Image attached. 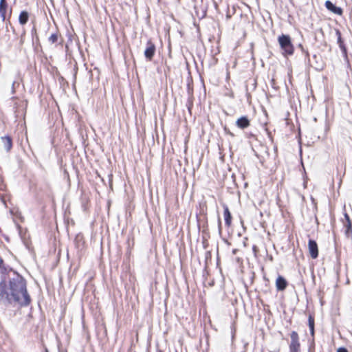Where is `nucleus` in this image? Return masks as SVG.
I'll return each instance as SVG.
<instances>
[{
    "mask_svg": "<svg viewBox=\"0 0 352 352\" xmlns=\"http://www.w3.org/2000/svg\"><path fill=\"white\" fill-rule=\"evenodd\" d=\"M0 301L5 305L28 307L31 298L27 290V282L19 273L0 280Z\"/></svg>",
    "mask_w": 352,
    "mask_h": 352,
    "instance_id": "1",
    "label": "nucleus"
},
{
    "mask_svg": "<svg viewBox=\"0 0 352 352\" xmlns=\"http://www.w3.org/2000/svg\"><path fill=\"white\" fill-rule=\"evenodd\" d=\"M278 42L284 56L286 57L294 54V47L289 35L282 34L278 37Z\"/></svg>",
    "mask_w": 352,
    "mask_h": 352,
    "instance_id": "2",
    "label": "nucleus"
},
{
    "mask_svg": "<svg viewBox=\"0 0 352 352\" xmlns=\"http://www.w3.org/2000/svg\"><path fill=\"white\" fill-rule=\"evenodd\" d=\"M291 342L289 344L290 352H300V344L297 332L293 331L290 334Z\"/></svg>",
    "mask_w": 352,
    "mask_h": 352,
    "instance_id": "3",
    "label": "nucleus"
},
{
    "mask_svg": "<svg viewBox=\"0 0 352 352\" xmlns=\"http://www.w3.org/2000/svg\"><path fill=\"white\" fill-rule=\"evenodd\" d=\"M13 273H17L16 271L13 270L12 267H10L8 265H6L4 263L3 258L0 257V274H1V280L3 278H8L10 276H12Z\"/></svg>",
    "mask_w": 352,
    "mask_h": 352,
    "instance_id": "4",
    "label": "nucleus"
},
{
    "mask_svg": "<svg viewBox=\"0 0 352 352\" xmlns=\"http://www.w3.org/2000/svg\"><path fill=\"white\" fill-rule=\"evenodd\" d=\"M155 50L156 48L155 44L151 40H148L146 43V47L144 50V56L146 60L151 61L153 59L155 54Z\"/></svg>",
    "mask_w": 352,
    "mask_h": 352,
    "instance_id": "5",
    "label": "nucleus"
},
{
    "mask_svg": "<svg viewBox=\"0 0 352 352\" xmlns=\"http://www.w3.org/2000/svg\"><path fill=\"white\" fill-rule=\"evenodd\" d=\"M308 248L311 257L312 258H316L318 256V248L316 241L309 239L308 242Z\"/></svg>",
    "mask_w": 352,
    "mask_h": 352,
    "instance_id": "6",
    "label": "nucleus"
},
{
    "mask_svg": "<svg viewBox=\"0 0 352 352\" xmlns=\"http://www.w3.org/2000/svg\"><path fill=\"white\" fill-rule=\"evenodd\" d=\"M324 5H325L326 8L329 11H330L336 14H338L339 16L342 15V14H343L342 9L340 7H338V6H335L331 1H329V0L326 1Z\"/></svg>",
    "mask_w": 352,
    "mask_h": 352,
    "instance_id": "7",
    "label": "nucleus"
},
{
    "mask_svg": "<svg viewBox=\"0 0 352 352\" xmlns=\"http://www.w3.org/2000/svg\"><path fill=\"white\" fill-rule=\"evenodd\" d=\"M26 104L21 101L20 103L15 102L14 108L15 109V116L16 118H21L25 115Z\"/></svg>",
    "mask_w": 352,
    "mask_h": 352,
    "instance_id": "8",
    "label": "nucleus"
},
{
    "mask_svg": "<svg viewBox=\"0 0 352 352\" xmlns=\"http://www.w3.org/2000/svg\"><path fill=\"white\" fill-rule=\"evenodd\" d=\"M288 285V283L286 279L282 276H278L276 280V287L278 291H283L286 289Z\"/></svg>",
    "mask_w": 352,
    "mask_h": 352,
    "instance_id": "9",
    "label": "nucleus"
},
{
    "mask_svg": "<svg viewBox=\"0 0 352 352\" xmlns=\"http://www.w3.org/2000/svg\"><path fill=\"white\" fill-rule=\"evenodd\" d=\"M250 124V122L247 116H241L236 122V125L241 129L248 128Z\"/></svg>",
    "mask_w": 352,
    "mask_h": 352,
    "instance_id": "10",
    "label": "nucleus"
},
{
    "mask_svg": "<svg viewBox=\"0 0 352 352\" xmlns=\"http://www.w3.org/2000/svg\"><path fill=\"white\" fill-rule=\"evenodd\" d=\"M8 3L6 0H0V16L3 21L6 20Z\"/></svg>",
    "mask_w": 352,
    "mask_h": 352,
    "instance_id": "11",
    "label": "nucleus"
},
{
    "mask_svg": "<svg viewBox=\"0 0 352 352\" xmlns=\"http://www.w3.org/2000/svg\"><path fill=\"white\" fill-rule=\"evenodd\" d=\"M224 208V219H225V223L226 226H230L232 222V216L231 213L229 210V208L227 206H223Z\"/></svg>",
    "mask_w": 352,
    "mask_h": 352,
    "instance_id": "12",
    "label": "nucleus"
},
{
    "mask_svg": "<svg viewBox=\"0 0 352 352\" xmlns=\"http://www.w3.org/2000/svg\"><path fill=\"white\" fill-rule=\"evenodd\" d=\"M2 142L4 148L7 151H9L12 146V140L10 136H5L1 138Z\"/></svg>",
    "mask_w": 352,
    "mask_h": 352,
    "instance_id": "13",
    "label": "nucleus"
},
{
    "mask_svg": "<svg viewBox=\"0 0 352 352\" xmlns=\"http://www.w3.org/2000/svg\"><path fill=\"white\" fill-rule=\"evenodd\" d=\"M29 19V13L27 11H22L19 16V22L21 25H25L27 23Z\"/></svg>",
    "mask_w": 352,
    "mask_h": 352,
    "instance_id": "14",
    "label": "nucleus"
},
{
    "mask_svg": "<svg viewBox=\"0 0 352 352\" xmlns=\"http://www.w3.org/2000/svg\"><path fill=\"white\" fill-rule=\"evenodd\" d=\"M195 9L196 14L199 19H203L206 16V9L205 8H201V9L199 10V8L197 6H195Z\"/></svg>",
    "mask_w": 352,
    "mask_h": 352,
    "instance_id": "15",
    "label": "nucleus"
},
{
    "mask_svg": "<svg viewBox=\"0 0 352 352\" xmlns=\"http://www.w3.org/2000/svg\"><path fill=\"white\" fill-rule=\"evenodd\" d=\"M308 322L310 333L313 336L314 334V317L311 314L309 315Z\"/></svg>",
    "mask_w": 352,
    "mask_h": 352,
    "instance_id": "16",
    "label": "nucleus"
},
{
    "mask_svg": "<svg viewBox=\"0 0 352 352\" xmlns=\"http://www.w3.org/2000/svg\"><path fill=\"white\" fill-rule=\"evenodd\" d=\"M336 34L337 36V43L338 44L339 47L341 46L342 45H344V41L341 36V32L339 30H338V29L336 30Z\"/></svg>",
    "mask_w": 352,
    "mask_h": 352,
    "instance_id": "17",
    "label": "nucleus"
},
{
    "mask_svg": "<svg viewBox=\"0 0 352 352\" xmlns=\"http://www.w3.org/2000/svg\"><path fill=\"white\" fill-rule=\"evenodd\" d=\"M339 47H340V50L342 51V53L344 58L346 61H349L348 60V55H347V50H346V47L345 44L344 45H342Z\"/></svg>",
    "mask_w": 352,
    "mask_h": 352,
    "instance_id": "18",
    "label": "nucleus"
},
{
    "mask_svg": "<svg viewBox=\"0 0 352 352\" xmlns=\"http://www.w3.org/2000/svg\"><path fill=\"white\" fill-rule=\"evenodd\" d=\"M58 34L56 33L52 34L48 38L51 43H55L58 41Z\"/></svg>",
    "mask_w": 352,
    "mask_h": 352,
    "instance_id": "19",
    "label": "nucleus"
},
{
    "mask_svg": "<svg viewBox=\"0 0 352 352\" xmlns=\"http://www.w3.org/2000/svg\"><path fill=\"white\" fill-rule=\"evenodd\" d=\"M19 85V82L17 81H14L12 84L11 94H14L16 93V88Z\"/></svg>",
    "mask_w": 352,
    "mask_h": 352,
    "instance_id": "20",
    "label": "nucleus"
},
{
    "mask_svg": "<svg viewBox=\"0 0 352 352\" xmlns=\"http://www.w3.org/2000/svg\"><path fill=\"white\" fill-rule=\"evenodd\" d=\"M298 47L301 50V51H302L303 53H305V54L306 57H307V58H309V54L308 51H305V49H304V47H303L302 45V44H299V45H298Z\"/></svg>",
    "mask_w": 352,
    "mask_h": 352,
    "instance_id": "21",
    "label": "nucleus"
},
{
    "mask_svg": "<svg viewBox=\"0 0 352 352\" xmlns=\"http://www.w3.org/2000/svg\"><path fill=\"white\" fill-rule=\"evenodd\" d=\"M223 130L226 134L232 137L234 136V133H232L227 126H224Z\"/></svg>",
    "mask_w": 352,
    "mask_h": 352,
    "instance_id": "22",
    "label": "nucleus"
},
{
    "mask_svg": "<svg viewBox=\"0 0 352 352\" xmlns=\"http://www.w3.org/2000/svg\"><path fill=\"white\" fill-rule=\"evenodd\" d=\"M337 352H348V351L344 347H340L338 349Z\"/></svg>",
    "mask_w": 352,
    "mask_h": 352,
    "instance_id": "23",
    "label": "nucleus"
},
{
    "mask_svg": "<svg viewBox=\"0 0 352 352\" xmlns=\"http://www.w3.org/2000/svg\"><path fill=\"white\" fill-rule=\"evenodd\" d=\"M32 34H36V28L34 27L32 30Z\"/></svg>",
    "mask_w": 352,
    "mask_h": 352,
    "instance_id": "24",
    "label": "nucleus"
},
{
    "mask_svg": "<svg viewBox=\"0 0 352 352\" xmlns=\"http://www.w3.org/2000/svg\"><path fill=\"white\" fill-rule=\"evenodd\" d=\"M236 252H237V250H236V249H234V250H232V254H235L236 253Z\"/></svg>",
    "mask_w": 352,
    "mask_h": 352,
    "instance_id": "25",
    "label": "nucleus"
},
{
    "mask_svg": "<svg viewBox=\"0 0 352 352\" xmlns=\"http://www.w3.org/2000/svg\"><path fill=\"white\" fill-rule=\"evenodd\" d=\"M45 352H49V351L47 348H45Z\"/></svg>",
    "mask_w": 352,
    "mask_h": 352,
    "instance_id": "26",
    "label": "nucleus"
},
{
    "mask_svg": "<svg viewBox=\"0 0 352 352\" xmlns=\"http://www.w3.org/2000/svg\"><path fill=\"white\" fill-rule=\"evenodd\" d=\"M24 34H25V30H23V34H22V36H23Z\"/></svg>",
    "mask_w": 352,
    "mask_h": 352,
    "instance_id": "27",
    "label": "nucleus"
},
{
    "mask_svg": "<svg viewBox=\"0 0 352 352\" xmlns=\"http://www.w3.org/2000/svg\"><path fill=\"white\" fill-rule=\"evenodd\" d=\"M12 10H10V16L11 15Z\"/></svg>",
    "mask_w": 352,
    "mask_h": 352,
    "instance_id": "28",
    "label": "nucleus"
}]
</instances>
